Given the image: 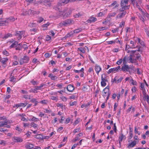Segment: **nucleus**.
Segmentation results:
<instances>
[{"label": "nucleus", "mask_w": 149, "mask_h": 149, "mask_svg": "<svg viewBox=\"0 0 149 149\" xmlns=\"http://www.w3.org/2000/svg\"><path fill=\"white\" fill-rule=\"evenodd\" d=\"M74 21L71 19H68L64 21L61 22L59 24V26H67L68 25H70L73 24Z\"/></svg>", "instance_id": "f257e3e1"}, {"label": "nucleus", "mask_w": 149, "mask_h": 149, "mask_svg": "<svg viewBox=\"0 0 149 149\" xmlns=\"http://www.w3.org/2000/svg\"><path fill=\"white\" fill-rule=\"evenodd\" d=\"M13 142H12L11 144L13 145L15 142H21L23 141V139L20 137L17 136H14L13 138Z\"/></svg>", "instance_id": "f03ea898"}, {"label": "nucleus", "mask_w": 149, "mask_h": 149, "mask_svg": "<svg viewBox=\"0 0 149 149\" xmlns=\"http://www.w3.org/2000/svg\"><path fill=\"white\" fill-rule=\"evenodd\" d=\"M128 0H121L120 2V6H123V7H127V8H129L130 5H127L128 3Z\"/></svg>", "instance_id": "7ed1b4c3"}, {"label": "nucleus", "mask_w": 149, "mask_h": 149, "mask_svg": "<svg viewBox=\"0 0 149 149\" xmlns=\"http://www.w3.org/2000/svg\"><path fill=\"white\" fill-rule=\"evenodd\" d=\"M130 69V67L126 64H124L121 68V70L124 72H129Z\"/></svg>", "instance_id": "20e7f679"}, {"label": "nucleus", "mask_w": 149, "mask_h": 149, "mask_svg": "<svg viewBox=\"0 0 149 149\" xmlns=\"http://www.w3.org/2000/svg\"><path fill=\"white\" fill-rule=\"evenodd\" d=\"M8 121L7 120H5L4 121H0V127L3 126H5L6 127L9 128V126L7 124Z\"/></svg>", "instance_id": "39448f33"}, {"label": "nucleus", "mask_w": 149, "mask_h": 149, "mask_svg": "<svg viewBox=\"0 0 149 149\" xmlns=\"http://www.w3.org/2000/svg\"><path fill=\"white\" fill-rule=\"evenodd\" d=\"M8 121L7 120H5L4 121H0V127L3 126H5L6 127L9 128V126L7 124Z\"/></svg>", "instance_id": "423d86ee"}, {"label": "nucleus", "mask_w": 149, "mask_h": 149, "mask_svg": "<svg viewBox=\"0 0 149 149\" xmlns=\"http://www.w3.org/2000/svg\"><path fill=\"white\" fill-rule=\"evenodd\" d=\"M18 43V42L17 41H15V40L10 41V44L12 43L10 45V48L15 47L16 48L17 47V45Z\"/></svg>", "instance_id": "0eeeda50"}, {"label": "nucleus", "mask_w": 149, "mask_h": 149, "mask_svg": "<svg viewBox=\"0 0 149 149\" xmlns=\"http://www.w3.org/2000/svg\"><path fill=\"white\" fill-rule=\"evenodd\" d=\"M120 66H118L117 67L115 68H113L110 69L108 71L107 73L108 74H109L111 72H115L116 71H117L120 68Z\"/></svg>", "instance_id": "6e6552de"}, {"label": "nucleus", "mask_w": 149, "mask_h": 149, "mask_svg": "<svg viewBox=\"0 0 149 149\" xmlns=\"http://www.w3.org/2000/svg\"><path fill=\"white\" fill-rule=\"evenodd\" d=\"M69 2V0H61L58 2V5L59 6L64 5V4H67Z\"/></svg>", "instance_id": "1a4fd4ad"}, {"label": "nucleus", "mask_w": 149, "mask_h": 149, "mask_svg": "<svg viewBox=\"0 0 149 149\" xmlns=\"http://www.w3.org/2000/svg\"><path fill=\"white\" fill-rule=\"evenodd\" d=\"M59 6H60L58 5V6H57L56 7H55L54 8H55V9L56 10L59 11V12H60V13H59V15H63V14L65 12L66 10H63V11H60V8H59Z\"/></svg>", "instance_id": "9d476101"}, {"label": "nucleus", "mask_w": 149, "mask_h": 149, "mask_svg": "<svg viewBox=\"0 0 149 149\" xmlns=\"http://www.w3.org/2000/svg\"><path fill=\"white\" fill-rule=\"evenodd\" d=\"M66 88L68 91L69 92H72L74 90V88L73 86L69 84L68 85Z\"/></svg>", "instance_id": "9b49d317"}, {"label": "nucleus", "mask_w": 149, "mask_h": 149, "mask_svg": "<svg viewBox=\"0 0 149 149\" xmlns=\"http://www.w3.org/2000/svg\"><path fill=\"white\" fill-rule=\"evenodd\" d=\"M97 20V18L93 17H90L89 19L87 20V22L88 23H91L92 22H94Z\"/></svg>", "instance_id": "f8f14e48"}, {"label": "nucleus", "mask_w": 149, "mask_h": 149, "mask_svg": "<svg viewBox=\"0 0 149 149\" xmlns=\"http://www.w3.org/2000/svg\"><path fill=\"white\" fill-rule=\"evenodd\" d=\"M126 11H124L123 12L120 13L118 15L117 17L118 18H121L124 16L126 14Z\"/></svg>", "instance_id": "ddd939ff"}, {"label": "nucleus", "mask_w": 149, "mask_h": 149, "mask_svg": "<svg viewBox=\"0 0 149 149\" xmlns=\"http://www.w3.org/2000/svg\"><path fill=\"white\" fill-rule=\"evenodd\" d=\"M95 70L97 74H99V72L101 70V68L100 66L96 64L95 66Z\"/></svg>", "instance_id": "4468645a"}, {"label": "nucleus", "mask_w": 149, "mask_h": 149, "mask_svg": "<svg viewBox=\"0 0 149 149\" xmlns=\"http://www.w3.org/2000/svg\"><path fill=\"white\" fill-rule=\"evenodd\" d=\"M136 141H132V143L130 144H129L127 146V148H130L131 147H132L134 146L136 144Z\"/></svg>", "instance_id": "2eb2a0df"}, {"label": "nucleus", "mask_w": 149, "mask_h": 149, "mask_svg": "<svg viewBox=\"0 0 149 149\" xmlns=\"http://www.w3.org/2000/svg\"><path fill=\"white\" fill-rule=\"evenodd\" d=\"M115 5V6L114 7V8H117L119 6L118 4L117 3V1H114L113 3H112L109 6V7H112Z\"/></svg>", "instance_id": "dca6fc26"}, {"label": "nucleus", "mask_w": 149, "mask_h": 149, "mask_svg": "<svg viewBox=\"0 0 149 149\" xmlns=\"http://www.w3.org/2000/svg\"><path fill=\"white\" fill-rule=\"evenodd\" d=\"M70 14V11H69L65 13V14L63 15V17L64 19H66L68 17Z\"/></svg>", "instance_id": "f3484780"}, {"label": "nucleus", "mask_w": 149, "mask_h": 149, "mask_svg": "<svg viewBox=\"0 0 149 149\" xmlns=\"http://www.w3.org/2000/svg\"><path fill=\"white\" fill-rule=\"evenodd\" d=\"M125 137V136L123 135V134L122 133L121 134V136H119L118 139L119 143L120 144L121 142L122 141L123 139Z\"/></svg>", "instance_id": "a211bd4d"}, {"label": "nucleus", "mask_w": 149, "mask_h": 149, "mask_svg": "<svg viewBox=\"0 0 149 149\" xmlns=\"http://www.w3.org/2000/svg\"><path fill=\"white\" fill-rule=\"evenodd\" d=\"M84 13L82 12L78 13L74 15L75 18H78L83 15Z\"/></svg>", "instance_id": "6ab92c4d"}, {"label": "nucleus", "mask_w": 149, "mask_h": 149, "mask_svg": "<svg viewBox=\"0 0 149 149\" xmlns=\"http://www.w3.org/2000/svg\"><path fill=\"white\" fill-rule=\"evenodd\" d=\"M8 60V58H1L0 62L4 64Z\"/></svg>", "instance_id": "aec40b11"}, {"label": "nucleus", "mask_w": 149, "mask_h": 149, "mask_svg": "<svg viewBox=\"0 0 149 149\" xmlns=\"http://www.w3.org/2000/svg\"><path fill=\"white\" fill-rule=\"evenodd\" d=\"M34 146L31 143H29V144L26 145L25 146V147L26 148L29 149H32L34 148Z\"/></svg>", "instance_id": "412c9836"}, {"label": "nucleus", "mask_w": 149, "mask_h": 149, "mask_svg": "<svg viewBox=\"0 0 149 149\" xmlns=\"http://www.w3.org/2000/svg\"><path fill=\"white\" fill-rule=\"evenodd\" d=\"M16 78L14 76H12L10 78V81L13 82V84H14L16 82Z\"/></svg>", "instance_id": "4be33fe9"}, {"label": "nucleus", "mask_w": 149, "mask_h": 149, "mask_svg": "<svg viewBox=\"0 0 149 149\" xmlns=\"http://www.w3.org/2000/svg\"><path fill=\"white\" fill-rule=\"evenodd\" d=\"M6 23H8L6 20H2V19L0 18V26H2L4 24H5Z\"/></svg>", "instance_id": "5701e85b"}, {"label": "nucleus", "mask_w": 149, "mask_h": 149, "mask_svg": "<svg viewBox=\"0 0 149 149\" xmlns=\"http://www.w3.org/2000/svg\"><path fill=\"white\" fill-rule=\"evenodd\" d=\"M121 8L119 9V10L120 12H123L124 11H126L125 10L127 9H128L129 8H127V7H123V6H121Z\"/></svg>", "instance_id": "b1692460"}, {"label": "nucleus", "mask_w": 149, "mask_h": 149, "mask_svg": "<svg viewBox=\"0 0 149 149\" xmlns=\"http://www.w3.org/2000/svg\"><path fill=\"white\" fill-rule=\"evenodd\" d=\"M24 61L25 63H26L28 62V61H29V59L28 56H24L23 58H22Z\"/></svg>", "instance_id": "393cba45"}, {"label": "nucleus", "mask_w": 149, "mask_h": 149, "mask_svg": "<svg viewBox=\"0 0 149 149\" xmlns=\"http://www.w3.org/2000/svg\"><path fill=\"white\" fill-rule=\"evenodd\" d=\"M21 43L17 44V47L15 48V49L16 50H20L21 49Z\"/></svg>", "instance_id": "a878e982"}, {"label": "nucleus", "mask_w": 149, "mask_h": 149, "mask_svg": "<svg viewBox=\"0 0 149 149\" xmlns=\"http://www.w3.org/2000/svg\"><path fill=\"white\" fill-rule=\"evenodd\" d=\"M50 0H42V4L46 5L47 3L50 2Z\"/></svg>", "instance_id": "bb28decb"}, {"label": "nucleus", "mask_w": 149, "mask_h": 149, "mask_svg": "<svg viewBox=\"0 0 149 149\" xmlns=\"http://www.w3.org/2000/svg\"><path fill=\"white\" fill-rule=\"evenodd\" d=\"M31 102L33 103H34L35 106H36L38 103V102L36 101V99L35 98L32 99L31 100Z\"/></svg>", "instance_id": "cd10ccee"}, {"label": "nucleus", "mask_w": 149, "mask_h": 149, "mask_svg": "<svg viewBox=\"0 0 149 149\" xmlns=\"http://www.w3.org/2000/svg\"><path fill=\"white\" fill-rule=\"evenodd\" d=\"M82 30V29H76L74 30V33H78L79 32H80L81 30Z\"/></svg>", "instance_id": "c85d7f7f"}, {"label": "nucleus", "mask_w": 149, "mask_h": 149, "mask_svg": "<svg viewBox=\"0 0 149 149\" xmlns=\"http://www.w3.org/2000/svg\"><path fill=\"white\" fill-rule=\"evenodd\" d=\"M138 41L139 43L140 44L143 46H145V44L144 42L142 41H141V40L139 38H138Z\"/></svg>", "instance_id": "c756f323"}, {"label": "nucleus", "mask_w": 149, "mask_h": 149, "mask_svg": "<svg viewBox=\"0 0 149 149\" xmlns=\"http://www.w3.org/2000/svg\"><path fill=\"white\" fill-rule=\"evenodd\" d=\"M15 129L17 131L19 132H22L23 130L21 129L20 128H19V126H17L16 127V128H15Z\"/></svg>", "instance_id": "7c9ffc66"}, {"label": "nucleus", "mask_w": 149, "mask_h": 149, "mask_svg": "<svg viewBox=\"0 0 149 149\" xmlns=\"http://www.w3.org/2000/svg\"><path fill=\"white\" fill-rule=\"evenodd\" d=\"M35 5L38 6L39 4H42V0L37 1L34 3Z\"/></svg>", "instance_id": "2f4dec72"}, {"label": "nucleus", "mask_w": 149, "mask_h": 149, "mask_svg": "<svg viewBox=\"0 0 149 149\" xmlns=\"http://www.w3.org/2000/svg\"><path fill=\"white\" fill-rule=\"evenodd\" d=\"M108 86L106 87L105 88H104L103 90V91H104V93L105 94H106L107 92H109V87H108Z\"/></svg>", "instance_id": "473e14b6"}, {"label": "nucleus", "mask_w": 149, "mask_h": 149, "mask_svg": "<svg viewBox=\"0 0 149 149\" xmlns=\"http://www.w3.org/2000/svg\"><path fill=\"white\" fill-rule=\"evenodd\" d=\"M78 49L82 53H84L85 52V50L84 49V48L82 47L79 48Z\"/></svg>", "instance_id": "72a5a7b5"}, {"label": "nucleus", "mask_w": 149, "mask_h": 149, "mask_svg": "<svg viewBox=\"0 0 149 149\" xmlns=\"http://www.w3.org/2000/svg\"><path fill=\"white\" fill-rule=\"evenodd\" d=\"M51 37L49 35H47L46 38L45 40L47 41L51 40Z\"/></svg>", "instance_id": "f704fd0d"}, {"label": "nucleus", "mask_w": 149, "mask_h": 149, "mask_svg": "<svg viewBox=\"0 0 149 149\" xmlns=\"http://www.w3.org/2000/svg\"><path fill=\"white\" fill-rule=\"evenodd\" d=\"M27 104V103H21L19 104V105L18 106H20V107H25Z\"/></svg>", "instance_id": "c9c22d12"}, {"label": "nucleus", "mask_w": 149, "mask_h": 149, "mask_svg": "<svg viewBox=\"0 0 149 149\" xmlns=\"http://www.w3.org/2000/svg\"><path fill=\"white\" fill-rule=\"evenodd\" d=\"M48 77H51V79L52 80H54L55 78V77L56 78V76H53L52 74H50L49 75Z\"/></svg>", "instance_id": "e433bc0d"}, {"label": "nucleus", "mask_w": 149, "mask_h": 149, "mask_svg": "<svg viewBox=\"0 0 149 149\" xmlns=\"http://www.w3.org/2000/svg\"><path fill=\"white\" fill-rule=\"evenodd\" d=\"M31 126H32L34 127V128H36V127H37V125L35 124L33 122L31 123Z\"/></svg>", "instance_id": "4c0bfd02"}, {"label": "nucleus", "mask_w": 149, "mask_h": 149, "mask_svg": "<svg viewBox=\"0 0 149 149\" xmlns=\"http://www.w3.org/2000/svg\"><path fill=\"white\" fill-rule=\"evenodd\" d=\"M17 18H15L11 16L10 17V21L11 22H14L15 20H16Z\"/></svg>", "instance_id": "58836bf2"}, {"label": "nucleus", "mask_w": 149, "mask_h": 149, "mask_svg": "<svg viewBox=\"0 0 149 149\" xmlns=\"http://www.w3.org/2000/svg\"><path fill=\"white\" fill-rule=\"evenodd\" d=\"M135 48H138V50H137V51H138V52L141 51V52H142V49L143 48L142 47H139L138 46H136L135 47Z\"/></svg>", "instance_id": "ea45409f"}, {"label": "nucleus", "mask_w": 149, "mask_h": 149, "mask_svg": "<svg viewBox=\"0 0 149 149\" xmlns=\"http://www.w3.org/2000/svg\"><path fill=\"white\" fill-rule=\"evenodd\" d=\"M44 85H45L44 84H41L39 86H37L36 87V89H37V90L40 89L42 87L44 86Z\"/></svg>", "instance_id": "a19ab883"}, {"label": "nucleus", "mask_w": 149, "mask_h": 149, "mask_svg": "<svg viewBox=\"0 0 149 149\" xmlns=\"http://www.w3.org/2000/svg\"><path fill=\"white\" fill-rule=\"evenodd\" d=\"M136 59H134L133 60H132V58L131 57H130L129 59H128V60L130 61L129 62H131V63H134V62L133 61L134 60L135 61H136Z\"/></svg>", "instance_id": "79ce46f5"}, {"label": "nucleus", "mask_w": 149, "mask_h": 149, "mask_svg": "<svg viewBox=\"0 0 149 149\" xmlns=\"http://www.w3.org/2000/svg\"><path fill=\"white\" fill-rule=\"evenodd\" d=\"M77 102L76 101H74L73 102H70V106H73L74 105H76L77 104Z\"/></svg>", "instance_id": "37998d69"}, {"label": "nucleus", "mask_w": 149, "mask_h": 149, "mask_svg": "<svg viewBox=\"0 0 149 149\" xmlns=\"http://www.w3.org/2000/svg\"><path fill=\"white\" fill-rule=\"evenodd\" d=\"M37 90V89H36V88L35 87V88H31L29 91L30 92L35 93V92Z\"/></svg>", "instance_id": "c03bdc74"}, {"label": "nucleus", "mask_w": 149, "mask_h": 149, "mask_svg": "<svg viewBox=\"0 0 149 149\" xmlns=\"http://www.w3.org/2000/svg\"><path fill=\"white\" fill-rule=\"evenodd\" d=\"M137 56H136V59L139 60V61H140V60H141V59L140 58V57L141 56L140 55H139V53H138L136 54Z\"/></svg>", "instance_id": "a18cd8bd"}, {"label": "nucleus", "mask_w": 149, "mask_h": 149, "mask_svg": "<svg viewBox=\"0 0 149 149\" xmlns=\"http://www.w3.org/2000/svg\"><path fill=\"white\" fill-rule=\"evenodd\" d=\"M19 63L20 65H22L24 63V61L23 59L22 58L19 60Z\"/></svg>", "instance_id": "49530a36"}, {"label": "nucleus", "mask_w": 149, "mask_h": 149, "mask_svg": "<svg viewBox=\"0 0 149 149\" xmlns=\"http://www.w3.org/2000/svg\"><path fill=\"white\" fill-rule=\"evenodd\" d=\"M125 22L123 21L120 24L119 27L122 28V26H123V27H124L125 25Z\"/></svg>", "instance_id": "de8ad7c7"}, {"label": "nucleus", "mask_w": 149, "mask_h": 149, "mask_svg": "<svg viewBox=\"0 0 149 149\" xmlns=\"http://www.w3.org/2000/svg\"><path fill=\"white\" fill-rule=\"evenodd\" d=\"M2 53L3 55H6V56L8 55L9 54L8 52L6 50L3 51Z\"/></svg>", "instance_id": "09e8293b"}, {"label": "nucleus", "mask_w": 149, "mask_h": 149, "mask_svg": "<svg viewBox=\"0 0 149 149\" xmlns=\"http://www.w3.org/2000/svg\"><path fill=\"white\" fill-rule=\"evenodd\" d=\"M130 81H132V84L133 85H137V83L136 81L133 80V79H132L130 80Z\"/></svg>", "instance_id": "8fccbe9b"}, {"label": "nucleus", "mask_w": 149, "mask_h": 149, "mask_svg": "<svg viewBox=\"0 0 149 149\" xmlns=\"http://www.w3.org/2000/svg\"><path fill=\"white\" fill-rule=\"evenodd\" d=\"M80 128H77L76 129H75V130H74L73 131V132L75 134L76 133L78 132L79 131V130H80Z\"/></svg>", "instance_id": "3c124183"}, {"label": "nucleus", "mask_w": 149, "mask_h": 149, "mask_svg": "<svg viewBox=\"0 0 149 149\" xmlns=\"http://www.w3.org/2000/svg\"><path fill=\"white\" fill-rule=\"evenodd\" d=\"M127 58L126 56H125L123 59L122 61H123V64H126L127 63L126 62Z\"/></svg>", "instance_id": "603ef678"}, {"label": "nucleus", "mask_w": 149, "mask_h": 149, "mask_svg": "<svg viewBox=\"0 0 149 149\" xmlns=\"http://www.w3.org/2000/svg\"><path fill=\"white\" fill-rule=\"evenodd\" d=\"M132 132V131H130V135L128 138L129 139H131L133 136V134L132 133H131Z\"/></svg>", "instance_id": "864d4df0"}, {"label": "nucleus", "mask_w": 149, "mask_h": 149, "mask_svg": "<svg viewBox=\"0 0 149 149\" xmlns=\"http://www.w3.org/2000/svg\"><path fill=\"white\" fill-rule=\"evenodd\" d=\"M36 138L38 139H42L43 138V137H42V136L40 134L36 136Z\"/></svg>", "instance_id": "5fc2aeb1"}, {"label": "nucleus", "mask_w": 149, "mask_h": 149, "mask_svg": "<svg viewBox=\"0 0 149 149\" xmlns=\"http://www.w3.org/2000/svg\"><path fill=\"white\" fill-rule=\"evenodd\" d=\"M6 144V141H4L3 140L1 141L0 142V144L2 145L3 146L5 145Z\"/></svg>", "instance_id": "6e6d98bb"}, {"label": "nucleus", "mask_w": 149, "mask_h": 149, "mask_svg": "<svg viewBox=\"0 0 149 149\" xmlns=\"http://www.w3.org/2000/svg\"><path fill=\"white\" fill-rule=\"evenodd\" d=\"M35 25H36V24L35 23H31L30 24L29 26L31 27H34L35 26Z\"/></svg>", "instance_id": "4d7b16f0"}, {"label": "nucleus", "mask_w": 149, "mask_h": 149, "mask_svg": "<svg viewBox=\"0 0 149 149\" xmlns=\"http://www.w3.org/2000/svg\"><path fill=\"white\" fill-rule=\"evenodd\" d=\"M140 87L142 89V90H144V89H145L144 84L142 83H141L140 84Z\"/></svg>", "instance_id": "13d9d810"}, {"label": "nucleus", "mask_w": 149, "mask_h": 149, "mask_svg": "<svg viewBox=\"0 0 149 149\" xmlns=\"http://www.w3.org/2000/svg\"><path fill=\"white\" fill-rule=\"evenodd\" d=\"M106 85L105 82L102 81L101 82V85L102 86H105Z\"/></svg>", "instance_id": "bf43d9fd"}, {"label": "nucleus", "mask_w": 149, "mask_h": 149, "mask_svg": "<svg viewBox=\"0 0 149 149\" xmlns=\"http://www.w3.org/2000/svg\"><path fill=\"white\" fill-rule=\"evenodd\" d=\"M142 93L144 96V97H145L146 96V90L145 89H144V90H142Z\"/></svg>", "instance_id": "052dcab7"}, {"label": "nucleus", "mask_w": 149, "mask_h": 149, "mask_svg": "<svg viewBox=\"0 0 149 149\" xmlns=\"http://www.w3.org/2000/svg\"><path fill=\"white\" fill-rule=\"evenodd\" d=\"M134 132L135 133H138V135H140V134L139 132H138L137 128L136 127H135L134 128Z\"/></svg>", "instance_id": "680f3d73"}, {"label": "nucleus", "mask_w": 149, "mask_h": 149, "mask_svg": "<svg viewBox=\"0 0 149 149\" xmlns=\"http://www.w3.org/2000/svg\"><path fill=\"white\" fill-rule=\"evenodd\" d=\"M119 29L118 28H116V29H114L113 30H112L111 31L113 33H115L116 32H117L118 31V30Z\"/></svg>", "instance_id": "e2e57ef3"}, {"label": "nucleus", "mask_w": 149, "mask_h": 149, "mask_svg": "<svg viewBox=\"0 0 149 149\" xmlns=\"http://www.w3.org/2000/svg\"><path fill=\"white\" fill-rule=\"evenodd\" d=\"M56 106L57 107H60L62 109H63V105L62 104H60V103H58L57 104Z\"/></svg>", "instance_id": "0e129e2a"}, {"label": "nucleus", "mask_w": 149, "mask_h": 149, "mask_svg": "<svg viewBox=\"0 0 149 149\" xmlns=\"http://www.w3.org/2000/svg\"><path fill=\"white\" fill-rule=\"evenodd\" d=\"M9 97V95H8L6 96L5 98V101L8 103V100H7V99H8Z\"/></svg>", "instance_id": "69168bd1"}, {"label": "nucleus", "mask_w": 149, "mask_h": 149, "mask_svg": "<svg viewBox=\"0 0 149 149\" xmlns=\"http://www.w3.org/2000/svg\"><path fill=\"white\" fill-rule=\"evenodd\" d=\"M30 31L31 32L34 31L35 33L37 32V30L36 29L33 28L30 29Z\"/></svg>", "instance_id": "338daca9"}, {"label": "nucleus", "mask_w": 149, "mask_h": 149, "mask_svg": "<svg viewBox=\"0 0 149 149\" xmlns=\"http://www.w3.org/2000/svg\"><path fill=\"white\" fill-rule=\"evenodd\" d=\"M122 62V59H120L119 61H118L116 63L118 65H119L121 64Z\"/></svg>", "instance_id": "774afa93"}]
</instances>
